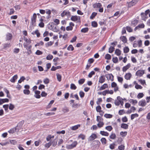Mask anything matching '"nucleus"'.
Wrapping results in <instances>:
<instances>
[{
  "label": "nucleus",
  "mask_w": 150,
  "mask_h": 150,
  "mask_svg": "<svg viewBox=\"0 0 150 150\" xmlns=\"http://www.w3.org/2000/svg\"><path fill=\"white\" fill-rule=\"evenodd\" d=\"M24 40L25 42L23 43L24 47L27 50H29V52H31L30 50L31 48V45H28L31 42V40L30 39H28L27 38L24 37Z\"/></svg>",
  "instance_id": "f257e3e1"
},
{
  "label": "nucleus",
  "mask_w": 150,
  "mask_h": 150,
  "mask_svg": "<svg viewBox=\"0 0 150 150\" xmlns=\"http://www.w3.org/2000/svg\"><path fill=\"white\" fill-rule=\"evenodd\" d=\"M93 7L94 8H98L99 11L100 12H103V8L102 7V5L100 3H96L93 4Z\"/></svg>",
  "instance_id": "f03ea898"
},
{
  "label": "nucleus",
  "mask_w": 150,
  "mask_h": 150,
  "mask_svg": "<svg viewBox=\"0 0 150 150\" xmlns=\"http://www.w3.org/2000/svg\"><path fill=\"white\" fill-rule=\"evenodd\" d=\"M138 0H132L129 2H127V6L128 8L131 7L135 5L137 2Z\"/></svg>",
  "instance_id": "7ed1b4c3"
},
{
  "label": "nucleus",
  "mask_w": 150,
  "mask_h": 150,
  "mask_svg": "<svg viewBox=\"0 0 150 150\" xmlns=\"http://www.w3.org/2000/svg\"><path fill=\"white\" fill-rule=\"evenodd\" d=\"M105 76L108 80H111L113 81L114 80L113 76L111 74H108L105 75Z\"/></svg>",
  "instance_id": "20e7f679"
},
{
  "label": "nucleus",
  "mask_w": 150,
  "mask_h": 150,
  "mask_svg": "<svg viewBox=\"0 0 150 150\" xmlns=\"http://www.w3.org/2000/svg\"><path fill=\"white\" fill-rule=\"evenodd\" d=\"M77 144V141H74L71 144L68 145L67 147L68 149H71L76 147Z\"/></svg>",
  "instance_id": "39448f33"
},
{
  "label": "nucleus",
  "mask_w": 150,
  "mask_h": 150,
  "mask_svg": "<svg viewBox=\"0 0 150 150\" xmlns=\"http://www.w3.org/2000/svg\"><path fill=\"white\" fill-rule=\"evenodd\" d=\"M146 103L145 100H142L138 102V105L142 107H144L146 105Z\"/></svg>",
  "instance_id": "423d86ee"
},
{
  "label": "nucleus",
  "mask_w": 150,
  "mask_h": 150,
  "mask_svg": "<svg viewBox=\"0 0 150 150\" xmlns=\"http://www.w3.org/2000/svg\"><path fill=\"white\" fill-rule=\"evenodd\" d=\"M97 137V136L95 134H92L88 138V141H91L95 139Z\"/></svg>",
  "instance_id": "0eeeda50"
},
{
  "label": "nucleus",
  "mask_w": 150,
  "mask_h": 150,
  "mask_svg": "<svg viewBox=\"0 0 150 150\" xmlns=\"http://www.w3.org/2000/svg\"><path fill=\"white\" fill-rule=\"evenodd\" d=\"M144 73V71L143 70H139L136 73V75L137 76L141 77L142 76Z\"/></svg>",
  "instance_id": "6e6552de"
},
{
  "label": "nucleus",
  "mask_w": 150,
  "mask_h": 150,
  "mask_svg": "<svg viewBox=\"0 0 150 150\" xmlns=\"http://www.w3.org/2000/svg\"><path fill=\"white\" fill-rule=\"evenodd\" d=\"M71 19V21H80V18L79 16H72Z\"/></svg>",
  "instance_id": "1a4fd4ad"
},
{
  "label": "nucleus",
  "mask_w": 150,
  "mask_h": 150,
  "mask_svg": "<svg viewBox=\"0 0 150 150\" xmlns=\"http://www.w3.org/2000/svg\"><path fill=\"white\" fill-rule=\"evenodd\" d=\"M61 15L62 17H64L65 16H70V13L68 11L65 10L61 14Z\"/></svg>",
  "instance_id": "9d476101"
},
{
  "label": "nucleus",
  "mask_w": 150,
  "mask_h": 150,
  "mask_svg": "<svg viewBox=\"0 0 150 150\" xmlns=\"http://www.w3.org/2000/svg\"><path fill=\"white\" fill-rule=\"evenodd\" d=\"M12 38V35L8 33H7L6 35V40H11Z\"/></svg>",
  "instance_id": "9b49d317"
},
{
  "label": "nucleus",
  "mask_w": 150,
  "mask_h": 150,
  "mask_svg": "<svg viewBox=\"0 0 150 150\" xmlns=\"http://www.w3.org/2000/svg\"><path fill=\"white\" fill-rule=\"evenodd\" d=\"M121 97L120 96H117V99L115 100L114 103L116 105L119 106L120 104V99H121Z\"/></svg>",
  "instance_id": "f8f14e48"
},
{
  "label": "nucleus",
  "mask_w": 150,
  "mask_h": 150,
  "mask_svg": "<svg viewBox=\"0 0 150 150\" xmlns=\"http://www.w3.org/2000/svg\"><path fill=\"white\" fill-rule=\"evenodd\" d=\"M105 78L104 75H103L101 76L99 78V82L100 83H103L105 82Z\"/></svg>",
  "instance_id": "ddd939ff"
},
{
  "label": "nucleus",
  "mask_w": 150,
  "mask_h": 150,
  "mask_svg": "<svg viewBox=\"0 0 150 150\" xmlns=\"http://www.w3.org/2000/svg\"><path fill=\"white\" fill-rule=\"evenodd\" d=\"M37 15L35 13H34L33 17L31 18L32 23L33 25H34L36 22Z\"/></svg>",
  "instance_id": "4468645a"
},
{
  "label": "nucleus",
  "mask_w": 150,
  "mask_h": 150,
  "mask_svg": "<svg viewBox=\"0 0 150 150\" xmlns=\"http://www.w3.org/2000/svg\"><path fill=\"white\" fill-rule=\"evenodd\" d=\"M35 95H34V97L37 98H40L41 96L40 95V91H35Z\"/></svg>",
  "instance_id": "2eb2a0df"
},
{
  "label": "nucleus",
  "mask_w": 150,
  "mask_h": 150,
  "mask_svg": "<svg viewBox=\"0 0 150 150\" xmlns=\"http://www.w3.org/2000/svg\"><path fill=\"white\" fill-rule=\"evenodd\" d=\"M131 65L130 63H128L127 65L124 67L122 68V71L123 72H125L130 67Z\"/></svg>",
  "instance_id": "dca6fc26"
},
{
  "label": "nucleus",
  "mask_w": 150,
  "mask_h": 150,
  "mask_svg": "<svg viewBox=\"0 0 150 150\" xmlns=\"http://www.w3.org/2000/svg\"><path fill=\"white\" fill-rule=\"evenodd\" d=\"M80 127V125H76L70 127V128L72 130H75L77 129L78 128Z\"/></svg>",
  "instance_id": "f3484780"
},
{
  "label": "nucleus",
  "mask_w": 150,
  "mask_h": 150,
  "mask_svg": "<svg viewBox=\"0 0 150 150\" xmlns=\"http://www.w3.org/2000/svg\"><path fill=\"white\" fill-rule=\"evenodd\" d=\"M9 100L7 98L0 99V104H2L5 102H8Z\"/></svg>",
  "instance_id": "a211bd4d"
},
{
  "label": "nucleus",
  "mask_w": 150,
  "mask_h": 150,
  "mask_svg": "<svg viewBox=\"0 0 150 150\" xmlns=\"http://www.w3.org/2000/svg\"><path fill=\"white\" fill-rule=\"evenodd\" d=\"M120 39L124 43L127 42V40L125 36H122L120 37Z\"/></svg>",
  "instance_id": "6ab92c4d"
},
{
  "label": "nucleus",
  "mask_w": 150,
  "mask_h": 150,
  "mask_svg": "<svg viewBox=\"0 0 150 150\" xmlns=\"http://www.w3.org/2000/svg\"><path fill=\"white\" fill-rule=\"evenodd\" d=\"M128 125L125 123H122L121 125V127L125 129H127L128 128Z\"/></svg>",
  "instance_id": "aec40b11"
},
{
  "label": "nucleus",
  "mask_w": 150,
  "mask_h": 150,
  "mask_svg": "<svg viewBox=\"0 0 150 150\" xmlns=\"http://www.w3.org/2000/svg\"><path fill=\"white\" fill-rule=\"evenodd\" d=\"M131 76V74L130 73H127L125 75V78L127 80H129L130 79Z\"/></svg>",
  "instance_id": "412c9836"
},
{
  "label": "nucleus",
  "mask_w": 150,
  "mask_h": 150,
  "mask_svg": "<svg viewBox=\"0 0 150 150\" xmlns=\"http://www.w3.org/2000/svg\"><path fill=\"white\" fill-rule=\"evenodd\" d=\"M129 101L131 103H132L134 105H135L137 103V101L136 100H134L133 99H130L129 100Z\"/></svg>",
  "instance_id": "4be33fe9"
},
{
  "label": "nucleus",
  "mask_w": 150,
  "mask_h": 150,
  "mask_svg": "<svg viewBox=\"0 0 150 150\" xmlns=\"http://www.w3.org/2000/svg\"><path fill=\"white\" fill-rule=\"evenodd\" d=\"M100 133L102 135L106 136H108L109 134V133L108 132L104 131H100Z\"/></svg>",
  "instance_id": "5701e85b"
},
{
  "label": "nucleus",
  "mask_w": 150,
  "mask_h": 150,
  "mask_svg": "<svg viewBox=\"0 0 150 150\" xmlns=\"http://www.w3.org/2000/svg\"><path fill=\"white\" fill-rule=\"evenodd\" d=\"M32 34L33 35H36L38 37H39L40 35V34L38 30H36L35 31L32 32Z\"/></svg>",
  "instance_id": "b1692460"
},
{
  "label": "nucleus",
  "mask_w": 150,
  "mask_h": 150,
  "mask_svg": "<svg viewBox=\"0 0 150 150\" xmlns=\"http://www.w3.org/2000/svg\"><path fill=\"white\" fill-rule=\"evenodd\" d=\"M17 76L16 75L13 76L12 78H11L10 81L11 82L14 83L15 82V80L17 79Z\"/></svg>",
  "instance_id": "393cba45"
},
{
  "label": "nucleus",
  "mask_w": 150,
  "mask_h": 150,
  "mask_svg": "<svg viewBox=\"0 0 150 150\" xmlns=\"http://www.w3.org/2000/svg\"><path fill=\"white\" fill-rule=\"evenodd\" d=\"M108 87V85L107 83H105L100 88V90H102L105 89V88Z\"/></svg>",
  "instance_id": "a878e982"
},
{
  "label": "nucleus",
  "mask_w": 150,
  "mask_h": 150,
  "mask_svg": "<svg viewBox=\"0 0 150 150\" xmlns=\"http://www.w3.org/2000/svg\"><path fill=\"white\" fill-rule=\"evenodd\" d=\"M62 110L64 113L68 112L69 110V108L66 107L62 108Z\"/></svg>",
  "instance_id": "bb28decb"
},
{
  "label": "nucleus",
  "mask_w": 150,
  "mask_h": 150,
  "mask_svg": "<svg viewBox=\"0 0 150 150\" xmlns=\"http://www.w3.org/2000/svg\"><path fill=\"white\" fill-rule=\"evenodd\" d=\"M138 21V20H135L131 22V25L134 26H135L137 24Z\"/></svg>",
  "instance_id": "cd10ccee"
},
{
  "label": "nucleus",
  "mask_w": 150,
  "mask_h": 150,
  "mask_svg": "<svg viewBox=\"0 0 150 150\" xmlns=\"http://www.w3.org/2000/svg\"><path fill=\"white\" fill-rule=\"evenodd\" d=\"M16 130V127H14L13 128L11 129L8 131V132L10 133H13Z\"/></svg>",
  "instance_id": "c85d7f7f"
},
{
  "label": "nucleus",
  "mask_w": 150,
  "mask_h": 150,
  "mask_svg": "<svg viewBox=\"0 0 150 150\" xmlns=\"http://www.w3.org/2000/svg\"><path fill=\"white\" fill-rule=\"evenodd\" d=\"M139 116L138 114L135 113L132 114L131 116V120H133L135 117H138Z\"/></svg>",
  "instance_id": "c756f323"
},
{
  "label": "nucleus",
  "mask_w": 150,
  "mask_h": 150,
  "mask_svg": "<svg viewBox=\"0 0 150 150\" xmlns=\"http://www.w3.org/2000/svg\"><path fill=\"white\" fill-rule=\"evenodd\" d=\"M121 51L119 49H116L115 51V53L117 56H119L121 54Z\"/></svg>",
  "instance_id": "7c9ffc66"
},
{
  "label": "nucleus",
  "mask_w": 150,
  "mask_h": 150,
  "mask_svg": "<svg viewBox=\"0 0 150 150\" xmlns=\"http://www.w3.org/2000/svg\"><path fill=\"white\" fill-rule=\"evenodd\" d=\"M100 141L103 144H105L107 143V141L105 138H102L100 139Z\"/></svg>",
  "instance_id": "2f4dec72"
},
{
  "label": "nucleus",
  "mask_w": 150,
  "mask_h": 150,
  "mask_svg": "<svg viewBox=\"0 0 150 150\" xmlns=\"http://www.w3.org/2000/svg\"><path fill=\"white\" fill-rule=\"evenodd\" d=\"M129 49L128 47H125L123 49L124 52L126 53L129 52Z\"/></svg>",
  "instance_id": "473e14b6"
},
{
  "label": "nucleus",
  "mask_w": 150,
  "mask_h": 150,
  "mask_svg": "<svg viewBox=\"0 0 150 150\" xmlns=\"http://www.w3.org/2000/svg\"><path fill=\"white\" fill-rule=\"evenodd\" d=\"M116 137V135L115 133H112L110 135L109 137L111 139H115Z\"/></svg>",
  "instance_id": "72a5a7b5"
},
{
  "label": "nucleus",
  "mask_w": 150,
  "mask_h": 150,
  "mask_svg": "<svg viewBox=\"0 0 150 150\" xmlns=\"http://www.w3.org/2000/svg\"><path fill=\"white\" fill-rule=\"evenodd\" d=\"M104 116L107 118H111L112 117V115L110 114H105Z\"/></svg>",
  "instance_id": "f704fd0d"
},
{
  "label": "nucleus",
  "mask_w": 150,
  "mask_h": 150,
  "mask_svg": "<svg viewBox=\"0 0 150 150\" xmlns=\"http://www.w3.org/2000/svg\"><path fill=\"white\" fill-rule=\"evenodd\" d=\"M144 96V94L143 93H140L138 94L137 95V97L138 98L140 99L142 98Z\"/></svg>",
  "instance_id": "c9c22d12"
},
{
  "label": "nucleus",
  "mask_w": 150,
  "mask_h": 150,
  "mask_svg": "<svg viewBox=\"0 0 150 150\" xmlns=\"http://www.w3.org/2000/svg\"><path fill=\"white\" fill-rule=\"evenodd\" d=\"M53 44V42L52 41H50L45 44V46L46 47H48L52 45Z\"/></svg>",
  "instance_id": "e433bc0d"
},
{
  "label": "nucleus",
  "mask_w": 150,
  "mask_h": 150,
  "mask_svg": "<svg viewBox=\"0 0 150 150\" xmlns=\"http://www.w3.org/2000/svg\"><path fill=\"white\" fill-rule=\"evenodd\" d=\"M127 134V132H120V134L121 135L122 137H125Z\"/></svg>",
  "instance_id": "4c0bfd02"
},
{
  "label": "nucleus",
  "mask_w": 150,
  "mask_h": 150,
  "mask_svg": "<svg viewBox=\"0 0 150 150\" xmlns=\"http://www.w3.org/2000/svg\"><path fill=\"white\" fill-rule=\"evenodd\" d=\"M85 80L84 79H80L78 81V83L79 84L81 85L84 82Z\"/></svg>",
  "instance_id": "58836bf2"
},
{
  "label": "nucleus",
  "mask_w": 150,
  "mask_h": 150,
  "mask_svg": "<svg viewBox=\"0 0 150 150\" xmlns=\"http://www.w3.org/2000/svg\"><path fill=\"white\" fill-rule=\"evenodd\" d=\"M56 76L58 81L60 82L61 81V76L59 74H57Z\"/></svg>",
  "instance_id": "ea45409f"
},
{
  "label": "nucleus",
  "mask_w": 150,
  "mask_h": 150,
  "mask_svg": "<svg viewBox=\"0 0 150 150\" xmlns=\"http://www.w3.org/2000/svg\"><path fill=\"white\" fill-rule=\"evenodd\" d=\"M135 88L137 89H142V87L141 85H139L137 83H136V84L135 86Z\"/></svg>",
  "instance_id": "a19ab883"
},
{
  "label": "nucleus",
  "mask_w": 150,
  "mask_h": 150,
  "mask_svg": "<svg viewBox=\"0 0 150 150\" xmlns=\"http://www.w3.org/2000/svg\"><path fill=\"white\" fill-rule=\"evenodd\" d=\"M14 8H15L16 10H19L21 9V6L20 5H16L14 6Z\"/></svg>",
  "instance_id": "79ce46f5"
},
{
  "label": "nucleus",
  "mask_w": 150,
  "mask_h": 150,
  "mask_svg": "<svg viewBox=\"0 0 150 150\" xmlns=\"http://www.w3.org/2000/svg\"><path fill=\"white\" fill-rule=\"evenodd\" d=\"M54 137V136L53 135L51 136V135H49L46 138V140L47 141H50L52 138H53Z\"/></svg>",
  "instance_id": "37998d69"
},
{
  "label": "nucleus",
  "mask_w": 150,
  "mask_h": 150,
  "mask_svg": "<svg viewBox=\"0 0 150 150\" xmlns=\"http://www.w3.org/2000/svg\"><path fill=\"white\" fill-rule=\"evenodd\" d=\"M77 88L76 86L74 83H71L70 85V88L71 89L75 90Z\"/></svg>",
  "instance_id": "c03bdc74"
},
{
  "label": "nucleus",
  "mask_w": 150,
  "mask_h": 150,
  "mask_svg": "<svg viewBox=\"0 0 150 150\" xmlns=\"http://www.w3.org/2000/svg\"><path fill=\"white\" fill-rule=\"evenodd\" d=\"M88 31V28H82L81 30V32L83 33H86Z\"/></svg>",
  "instance_id": "a18cd8bd"
},
{
  "label": "nucleus",
  "mask_w": 150,
  "mask_h": 150,
  "mask_svg": "<svg viewBox=\"0 0 150 150\" xmlns=\"http://www.w3.org/2000/svg\"><path fill=\"white\" fill-rule=\"evenodd\" d=\"M44 42L42 41H40V42L36 44L35 45V46L37 47L40 45H44Z\"/></svg>",
  "instance_id": "49530a36"
},
{
  "label": "nucleus",
  "mask_w": 150,
  "mask_h": 150,
  "mask_svg": "<svg viewBox=\"0 0 150 150\" xmlns=\"http://www.w3.org/2000/svg\"><path fill=\"white\" fill-rule=\"evenodd\" d=\"M97 124V125L99 128H100L103 126L104 125V123L103 122H99Z\"/></svg>",
  "instance_id": "de8ad7c7"
},
{
  "label": "nucleus",
  "mask_w": 150,
  "mask_h": 150,
  "mask_svg": "<svg viewBox=\"0 0 150 150\" xmlns=\"http://www.w3.org/2000/svg\"><path fill=\"white\" fill-rule=\"evenodd\" d=\"M97 13H96L95 12H93L92 13L91 16H90V18L91 19H93L95 17V16L97 15Z\"/></svg>",
  "instance_id": "09e8293b"
},
{
  "label": "nucleus",
  "mask_w": 150,
  "mask_h": 150,
  "mask_svg": "<svg viewBox=\"0 0 150 150\" xmlns=\"http://www.w3.org/2000/svg\"><path fill=\"white\" fill-rule=\"evenodd\" d=\"M115 48L114 47L110 46L109 49V52L110 53H112L114 50Z\"/></svg>",
  "instance_id": "8fccbe9b"
},
{
  "label": "nucleus",
  "mask_w": 150,
  "mask_h": 150,
  "mask_svg": "<svg viewBox=\"0 0 150 150\" xmlns=\"http://www.w3.org/2000/svg\"><path fill=\"white\" fill-rule=\"evenodd\" d=\"M67 49L69 51H73L74 50V48L72 45H70L67 47Z\"/></svg>",
  "instance_id": "3c124183"
},
{
  "label": "nucleus",
  "mask_w": 150,
  "mask_h": 150,
  "mask_svg": "<svg viewBox=\"0 0 150 150\" xmlns=\"http://www.w3.org/2000/svg\"><path fill=\"white\" fill-rule=\"evenodd\" d=\"M105 129L109 131H110L112 129V127L111 126H108L106 127Z\"/></svg>",
  "instance_id": "603ef678"
},
{
  "label": "nucleus",
  "mask_w": 150,
  "mask_h": 150,
  "mask_svg": "<svg viewBox=\"0 0 150 150\" xmlns=\"http://www.w3.org/2000/svg\"><path fill=\"white\" fill-rule=\"evenodd\" d=\"M93 143L96 144V145H97L98 146H99L100 144V141L97 140L94 141Z\"/></svg>",
  "instance_id": "864d4df0"
},
{
  "label": "nucleus",
  "mask_w": 150,
  "mask_h": 150,
  "mask_svg": "<svg viewBox=\"0 0 150 150\" xmlns=\"http://www.w3.org/2000/svg\"><path fill=\"white\" fill-rule=\"evenodd\" d=\"M138 81L142 85H144V84L146 85L145 81V80H143L141 79L139 80Z\"/></svg>",
  "instance_id": "5fc2aeb1"
},
{
  "label": "nucleus",
  "mask_w": 150,
  "mask_h": 150,
  "mask_svg": "<svg viewBox=\"0 0 150 150\" xmlns=\"http://www.w3.org/2000/svg\"><path fill=\"white\" fill-rule=\"evenodd\" d=\"M57 141L56 139H54L52 142V144L53 146H55L57 144Z\"/></svg>",
  "instance_id": "6e6d98bb"
},
{
  "label": "nucleus",
  "mask_w": 150,
  "mask_h": 150,
  "mask_svg": "<svg viewBox=\"0 0 150 150\" xmlns=\"http://www.w3.org/2000/svg\"><path fill=\"white\" fill-rule=\"evenodd\" d=\"M101 107L100 105L97 106L96 108L97 111L99 112H100L102 111L101 110Z\"/></svg>",
  "instance_id": "4d7b16f0"
},
{
  "label": "nucleus",
  "mask_w": 150,
  "mask_h": 150,
  "mask_svg": "<svg viewBox=\"0 0 150 150\" xmlns=\"http://www.w3.org/2000/svg\"><path fill=\"white\" fill-rule=\"evenodd\" d=\"M105 58L106 59L110 60L111 58V55L110 54H107L105 56Z\"/></svg>",
  "instance_id": "13d9d810"
},
{
  "label": "nucleus",
  "mask_w": 150,
  "mask_h": 150,
  "mask_svg": "<svg viewBox=\"0 0 150 150\" xmlns=\"http://www.w3.org/2000/svg\"><path fill=\"white\" fill-rule=\"evenodd\" d=\"M95 74V72L93 71H92L88 75V77L89 78H91L93 75Z\"/></svg>",
  "instance_id": "bf43d9fd"
},
{
  "label": "nucleus",
  "mask_w": 150,
  "mask_h": 150,
  "mask_svg": "<svg viewBox=\"0 0 150 150\" xmlns=\"http://www.w3.org/2000/svg\"><path fill=\"white\" fill-rule=\"evenodd\" d=\"M144 25L143 23L139 24L137 26L139 29L140 28H144Z\"/></svg>",
  "instance_id": "052dcab7"
},
{
  "label": "nucleus",
  "mask_w": 150,
  "mask_h": 150,
  "mask_svg": "<svg viewBox=\"0 0 150 150\" xmlns=\"http://www.w3.org/2000/svg\"><path fill=\"white\" fill-rule=\"evenodd\" d=\"M125 146L124 145H121L118 147V149L120 150H124Z\"/></svg>",
  "instance_id": "680f3d73"
},
{
  "label": "nucleus",
  "mask_w": 150,
  "mask_h": 150,
  "mask_svg": "<svg viewBox=\"0 0 150 150\" xmlns=\"http://www.w3.org/2000/svg\"><path fill=\"white\" fill-rule=\"evenodd\" d=\"M126 29L127 31L129 32H131L132 31V29L129 26H127Z\"/></svg>",
  "instance_id": "e2e57ef3"
},
{
  "label": "nucleus",
  "mask_w": 150,
  "mask_h": 150,
  "mask_svg": "<svg viewBox=\"0 0 150 150\" xmlns=\"http://www.w3.org/2000/svg\"><path fill=\"white\" fill-rule=\"evenodd\" d=\"M115 144L114 143H112L110 144L109 146V148L111 149H113L115 148Z\"/></svg>",
  "instance_id": "0e129e2a"
},
{
  "label": "nucleus",
  "mask_w": 150,
  "mask_h": 150,
  "mask_svg": "<svg viewBox=\"0 0 150 150\" xmlns=\"http://www.w3.org/2000/svg\"><path fill=\"white\" fill-rule=\"evenodd\" d=\"M112 61L114 63H117L118 62V59L117 57H113L112 59Z\"/></svg>",
  "instance_id": "69168bd1"
},
{
  "label": "nucleus",
  "mask_w": 150,
  "mask_h": 150,
  "mask_svg": "<svg viewBox=\"0 0 150 150\" xmlns=\"http://www.w3.org/2000/svg\"><path fill=\"white\" fill-rule=\"evenodd\" d=\"M53 58V56L52 55L49 54L46 57V59L47 60H51Z\"/></svg>",
  "instance_id": "338daca9"
},
{
  "label": "nucleus",
  "mask_w": 150,
  "mask_h": 150,
  "mask_svg": "<svg viewBox=\"0 0 150 150\" xmlns=\"http://www.w3.org/2000/svg\"><path fill=\"white\" fill-rule=\"evenodd\" d=\"M10 46V43H6L3 45V47L4 48H6L7 47H9Z\"/></svg>",
  "instance_id": "774afa93"
}]
</instances>
